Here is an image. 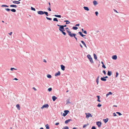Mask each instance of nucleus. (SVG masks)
Returning a JSON list of instances; mask_svg holds the SVG:
<instances>
[{"label":"nucleus","mask_w":129,"mask_h":129,"mask_svg":"<svg viewBox=\"0 0 129 129\" xmlns=\"http://www.w3.org/2000/svg\"><path fill=\"white\" fill-rule=\"evenodd\" d=\"M5 10L7 12H9L10 11L13 12H15L16 11V9H10L9 8H5Z\"/></svg>","instance_id":"nucleus-1"},{"label":"nucleus","mask_w":129,"mask_h":129,"mask_svg":"<svg viewBox=\"0 0 129 129\" xmlns=\"http://www.w3.org/2000/svg\"><path fill=\"white\" fill-rule=\"evenodd\" d=\"M91 129H96V128L95 126H93L91 127Z\"/></svg>","instance_id":"nucleus-55"},{"label":"nucleus","mask_w":129,"mask_h":129,"mask_svg":"<svg viewBox=\"0 0 129 129\" xmlns=\"http://www.w3.org/2000/svg\"><path fill=\"white\" fill-rule=\"evenodd\" d=\"M103 73L105 75H106V73L105 71V70H103Z\"/></svg>","instance_id":"nucleus-56"},{"label":"nucleus","mask_w":129,"mask_h":129,"mask_svg":"<svg viewBox=\"0 0 129 129\" xmlns=\"http://www.w3.org/2000/svg\"><path fill=\"white\" fill-rule=\"evenodd\" d=\"M53 21H56V22L58 21V20L56 18H53Z\"/></svg>","instance_id":"nucleus-37"},{"label":"nucleus","mask_w":129,"mask_h":129,"mask_svg":"<svg viewBox=\"0 0 129 129\" xmlns=\"http://www.w3.org/2000/svg\"><path fill=\"white\" fill-rule=\"evenodd\" d=\"M70 121H72V120L71 119H69L68 120H66L64 122L66 124H68Z\"/></svg>","instance_id":"nucleus-9"},{"label":"nucleus","mask_w":129,"mask_h":129,"mask_svg":"<svg viewBox=\"0 0 129 129\" xmlns=\"http://www.w3.org/2000/svg\"><path fill=\"white\" fill-rule=\"evenodd\" d=\"M101 81H105L107 80L105 78V77L104 76L101 77Z\"/></svg>","instance_id":"nucleus-14"},{"label":"nucleus","mask_w":129,"mask_h":129,"mask_svg":"<svg viewBox=\"0 0 129 129\" xmlns=\"http://www.w3.org/2000/svg\"><path fill=\"white\" fill-rule=\"evenodd\" d=\"M67 33H68V35L71 37H73L74 35H75V34L71 33V32L67 30Z\"/></svg>","instance_id":"nucleus-2"},{"label":"nucleus","mask_w":129,"mask_h":129,"mask_svg":"<svg viewBox=\"0 0 129 129\" xmlns=\"http://www.w3.org/2000/svg\"><path fill=\"white\" fill-rule=\"evenodd\" d=\"M86 115V118H88L90 117H92V115L90 113H85Z\"/></svg>","instance_id":"nucleus-3"},{"label":"nucleus","mask_w":129,"mask_h":129,"mask_svg":"<svg viewBox=\"0 0 129 129\" xmlns=\"http://www.w3.org/2000/svg\"><path fill=\"white\" fill-rule=\"evenodd\" d=\"M116 113L117 114H118V115L119 116H121V115H122V114H121V113H120L119 112H116Z\"/></svg>","instance_id":"nucleus-46"},{"label":"nucleus","mask_w":129,"mask_h":129,"mask_svg":"<svg viewBox=\"0 0 129 129\" xmlns=\"http://www.w3.org/2000/svg\"><path fill=\"white\" fill-rule=\"evenodd\" d=\"M14 4H19L20 3V2L19 1H14L12 2Z\"/></svg>","instance_id":"nucleus-11"},{"label":"nucleus","mask_w":129,"mask_h":129,"mask_svg":"<svg viewBox=\"0 0 129 129\" xmlns=\"http://www.w3.org/2000/svg\"><path fill=\"white\" fill-rule=\"evenodd\" d=\"M62 112H61V114L62 115V116H64V117H65L66 115V114H65V113L64 112V113H63L62 114Z\"/></svg>","instance_id":"nucleus-43"},{"label":"nucleus","mask_w":129,"mask_h":129,"mask_svg":"<svg viewBox=\"0 0 129 129\" xmlns=\"http://www.w3.org/2000/svg\"><path fill=\"white\" fill-rule=\"evenodd\" d=\"M1 7H9V6L6 5H3Z\"/></svg>","instance_id":"nucleus-32"},{"label":"nucleus","mask_w":129,"mask_h":129,"mask_svg":"<svg viewBox=\"0 0 129 129\" xmlns=\"http://www.w3.org/2000/svg\"><path fill=\"white\" fill-rule=\"evenodd\" d=\"M44 14H45L47 16H48V13L47 12L44 11Z\"/></svg>","instance_id":"nucleus-36"},{"label":"nucleus","mask_w":129,"mask_h":129,"mask_svg":"<svg viewBox=\"0 0 129 129\" xmlns=\"http://www.w3.org/2000/svg\"><path fill=\"white\" fill-rule=\"evenodd\" d=\"M59 122H56V123L55 124V125H58L59 124Z\"/></svg>","instance_id":"nucleus-59"},{"label":"nucleus","mask_w":129,"mask_h":129,"mask_svg":"<svg viewBox=\"0 0 129 129\" xmlns=\"http://www.w3.org/2000/svg\"><path fill=\"white\" fill-rule=\"evenodd\" d=\"M61 69L63 71L65 70V66L62 64H61L60 65Z\"/></svg>","instance_id":"nucleus-10"},{"label":"nucleus","mask_w":129,"mask_h":129,"mask_svg":"<svg viewBox=\"0 0 129 129\" xmlns=\"http://www.w3.org/2000/svg\"><path fill=\"white\" fill-rule=\"evenodd\" d=\"M78 34H79L81 36V37L83 36V35L82 34V33L81 31L79 32L78 33Z\"/></svg>","instance_id":"nucleus-35"},{"label":"nucleus","mask_w":129,"mask_h":129,"mask_svg":"<svg viewBox=\"0 0 129 129\" xmlns=\"http://www.w3.org/2000/svg\"><path fill=\"white\" fill-rule=\"evenodd\" d=\"M37 13L38 14L40 15H42L44 14V11H38Z\"/></svg>","instance_id":"nucleus-7"},{"label":"nucleus","mask_w":129,"mask_h":129,"mask_svg":"<svg viewBox=\"0 0 129 129\" xmlns=\"http://www.w3.org/2000/svg\"><path fill=\"white\" fill-rule=\"evenodd\" d=\"M87 56L89 59L91 57V55L89 54L87 55Z\"/></svg>","instance_id":"nucleus-40"},{"label":"nucleus","mask_w":129,"mask_h":129,"mask_svg":"<svg viewBox=\"0 0 129 129\" xmlns=\"http://www.w3.org/2000/svg\"><path fill=\"white\" fill-rule=\"evenodd\" d=\"M45 127H46V128L47 129H49L50 128L49 125L48 124H47L45 125Z\"/></svg>","instance_id":"nucleus-30"},{"label":"nucleus","mask_w":129,"mask_h":129,"mask_svg":"<svg viewBox=\"0 0 129 129\" xmlns=\"http://www.w3.org/2000/svg\"><path fill=\"white\" fill-rule=\"evenodd\" d=\"M81 31L82 32L84 33L87 34V33L86 30H84L83 28L81 29Z\"/></svg>","instance_id":"nucleus-20"},{"label":"nucleus","mask_w":129,"mask_h":129,"mask_svg":"<svg viewBox=\"0 0 129 129\" xmlns=\"http://www.w3.org/2000/svg\"><path fill=\"white\" fill-rule=\"evenodd\" d=\"M102 66L103 68L104 69H106V67L104 64H103V65H102Z\"/></svg>","instance_id":"nucleus-54"},{"label":"nucleus","mask_w":129,"mask_h":129,"mask_svg":"<svg viewBox=\"0 0 129 129\" xmlns=\"http://www.w3.org/2000/svg\"><path fill=\"white\" fill-rule=\"evenodd\" d=\"M83 8L86 11H88L89 10V9L87 7H84Z\"/></svg>","instance_id":"nucleus-24"},{"label":"nucleus","mask_w":129,"mask_h":129,"mask_svg":"<svg viewBox=\"0 0 129 129\" xmlns=\"http://www.w3.org/2000/svg\"><path fill=\"white\" fill-rule=\"evenodd\" d=\"M113 115L114 116H117L116 114L115 113H113Z\"/></svg>","instance_id":"nucleus-60"},{"label":"nucleus","mask_w":129,"mask_h":129,"mask_svg":"<svg viewBox=\"0 0 129 129\" xmlns=\"http://www.w3.org/2000/svg\"><path fill=\"white\" fill-rule=\"evenodd\" d=\"M76 34H75V35H74V36H73V37H74V38L77 41V38L76 37Z\"/></svg>","instance_id":"nucleus-51"},{"label":"nucleus","mask_w":129,"mask_h":129,"mask_svg":"<svg viewBox=\"0 0 129 129\" xmlns=\"http://www.w3.org/2000/svg\"><path fill=\"white\" fill-rule=\"evenodd\" d=\"M62 129H69V127L68 126H66L63 127Z\"/></svg>","instance_id":"nucleus-38"},{"label":"nucleus","mask_w":129,"mask_h":129,"mask_svg":"<svg viewBox=\"0 0 129 129\" xmlns=\"http://www.w3.org/2000/svg\"><path fill=\"white\" fill-rule=\"evenodd\" d=\"M81 43L83 44V45L86 48H87V47L86 45V44L83 41H81Z\"/></svg>","instance_id":"nucleus-23"},{"label":"nucleus","mask_w":129,"mask_h":129,"mask_svg":"<svg viewBox=\"0 0 129 129\" xmlns=\"http://www.w3.org/2000/svg\"><path fill=\"white\" fill-rule=\"evenodd\" d=\"M49 106L48 104H46L43 105L42 107L41 108V109H43L44 108H48Z\"/></svg>","instance_id":"nucleus-4"},{"label":"nucleus","mask_w":129,"mask_h":129,"mask_svg":"<svg viewBox=\"0 0 129 129\" xmlns=\"http://www.w3.org/2000/svg\"><path fill=\"white\" fill-rule=\"evenodd\" d=\"M72 29L75 30H76L78 28V27L76 26H73L72 28Z\"/></svg>","instance_id":"nucleus-31"},{"label":"nucleus","mask_w":129,"mask_h":129,"mask_svg":"<svg viewBox=\"0 0 129 129\" xmlns=\"http://www.w3.org/2000/svg\"><path fill=\"white\" fill-rule=\"evenodd\" d=\"M14 70H17V69H15V68H10V70L11 71H13Z\"/></svg>","instance_id":"nucleus-48"},{"label":"nucleus","mask_w":129,"mask_h":129,"mask_svg":"<svg viewBox=\"0 0 129 129\" xmlns=\"http://www.w3.org/2000/svg\"><path fill=\"white\" fill-rule=\"evenodd\" d=\"M31 10H32L34 11H36L35 9V8H33V7H31Z\"/></svg>","instance_id":"nucleus-44"},{"label":"nucleus","mask_w":129,"mask_h":129,"mask_svg":"<svg viewBox=\"0 0 129 129\" xmlns=\"http://www.w3.org/2000/svg\"><path fill=\"white\" fill-rule=\"evenodd\" d=\"M93 55L94 57V59L95 60H97V57L96 54L95 53H94L93 54Z\"/></svg>","instance_id":"nucleus-26"},{"label":"nucleus","mask_w":129,"mask_h":129,"mask_svg":"<svg viewBox=\"0 0 129 129\" xmlns=\"http://www.w3.org/2000/svg\"><path fill=\"white\" fill-rule=\"evenodd\" d=\"M60 27L59 28V30L61 31V32L62 31H64L65 30L64 29V28L63 26H62V25L60 26Z\"/></svg>","instance_id":"nucleus-6"},{"label":"nucleus","mask_w":129,"mask_h":129,"mask_svg":"<svg viewBox=\"0 0 129 129\" xmlns=\"http://www.w3.org/2000/svg\"><path fill=\"white\" fill-rule=\"evenodd\" d=\"M61 32L62 34H63V35H64V36H66V33L64 32V31H62Z\"/></svg>","instance_id":"nucleus-49"},{"label":"nucleus","mask_w":129,"mask_h":129,"mask_svg":"<svg viewBox=\"0 0 129 129\" xmlns=\"http://www.w3.org/2000/svg\"><path fill=\"white\" fill-rule=\"evenodd\" d=\"M102 105L100 104V103H99L97 105V106L99 107H100L102 106Z\"/></svg>","instance_id":"nucleus-47"},{"label":"nucleus","mask_w":129,"mask_h":129,"mask_svg":"<svg viewBox=\"0 0 129 129\" xmlns=\"http://www.w3.org/2000/svg\"><path fill=\"white\" fill-rule=\"evenodd\" d=\"M64 112L67 115L69 112V111L68 110H64Z\"/></svg>","instance_id":"nucleus-21"},{"label":"nucleus","mask_w":129,"mask_h":129,"mask_svg":"<svg viewBox=\"0 0 129 129\" xmlns=\"http://www.w3.org/2000/svg\"><path fill=\"white\" fill-rule=\"evenodd\" d=\"M10 7H11L16 8L17 6L15 5H10Z\"/></svg>","instance_id":"nucleus-22"},{"label":"nucleus","mask_w":129,"mask_h":129,"mask_svg":"<svg viewBox=\"0 0 129 129\" xmlns=\"http://www.w3.org/2000/svg\"><path fill=\"white\" fill-rule=\"evenodd\" d=\"M108 118H107L105 119H103V121L105 123H106L108 121Z\"/></svg>","instance_id":"nucleus-17"},{"label":"nucleus","mask_w":129,"mask_h":129,"mask_svg":"<svg viewBox=\"0 0 129 129\" xmlns=\"http://www.w3.org/2000/svg\"><path fill=\"white\" fill-rule=\"evenodd\" d=\"M96 82L97 83V84L98 85L99 83V79H96Z\"/></svg>","instance_id":"nucleus-50"},{"label":"nucleus","mask_w":129,"mask_h":129,"mask_svg":"<svg viewBox=\"0 0 129 129\" xmlns=\"http://www.w3.org/2000/svg\"><path fill=\"white\" fill-rule=\"evenodd\" d=\"M12 32H10V33H9V35H10H10H12Z\"/></svg>","instance_id":"nucleus-63"},{"label":"nucleus","mask_w":129,"mask_h":129,"mask_svg":"<svg viewBox=\"0 0 129 129\" xmlns=\"http://www.w3.org/2000/svg\"><path fill=\"white\" fill-rule=\"evenodd\" d=\"M98 11H96L95 12V14L96 16H98Z\"/></svg>","instance_id":"nucleus-57"},{"label":"nucleus","mask_w":129,"mask_h":129,"mask_svg":"<svg viewBox=\"0 0 129 129\" xmlns=\"http://www.w3.org/2000/svg\"><path fill=\"white\" fill-rule=\"evenodd\" d=\"M62 26H63V27H67V25H62Z\"/></svg>","instance_id":"nucleus-62"},{"label":"nucleus","mask_w":129,"mask_h":129,"mask_svg":"<svg viewBox=\"0 0 129 129\" xmlns=\"http://www.w3.org/2000/svg\"><path fill=\"white\" fill-rule=\"evenodd\" d=\"M52 99L53 101H54L57 99V98L55 96H53L52 97Z\"/></svg>","instance_id":"nucleus-13"},{"label":"nucleus","mask_w":129,"mask_h":129,"mask_svg":"<svg viewBox=\"0 0 129 129\" xmlns=\"http://www.w3.org/2000/svg\"><path fill=\"white\" fill-rule=\"evenodd\" d=\"M47 77L49 78H51L52 77V76L48 74L47 75Z\"/></svg>","instance_id":"nucleus-33"},{"label":"nucleus","mask_w":129,"mask_h":129,"mask_svg":"<svg viewBox=\"0 0 129 129\" xmlns=\"http://www.w3.org/2000/svg\"><path fill=\"white\" fill-rule=\"evenodd\" d=\"M64 22H66V24H69L70 23V22L68 20H66L64 21Z\"/></svg>","instance_id":"nucleus-27"},{"label":"nucleus","mask_w":129,"mask_h":129,"mask_svg":"<svg viewBox=\"0 0 129 129\" xmlns=\"http://www.w3.org/2000/svg\"><path fill=\"white\" fill-rule=\"evenodd\" d=\"M16 106L18 110H20V108L19 104H17L16 105Z\"/></svg>","instance_id":"nucleus-25"},{"label":"nucleus","mask_w":129,"mask_h":129,"mask_svg":"<svg viewBox=\"0 0 129 129\" xmlns=\"http://www.w3.org/2000/svg\"><path fill=\"white\" fill-rule=\"evenodd\" d=\"M70 100L69 99H68L66 101V104H71V102L70 101Z\"/></svg>","instance_id":"nucleus-19"},{"label":"nucleus","mask_w":129,"mask_h":129,"mask_svg":"<svg viewBox=\"0 0 129 129\" xmlns=\"http://www.w3.org/2000/svg\"><path fill=\"white\" fill-rule=\"evenodd\" d=\"M54 16L55 17H56L60 18L61 17V15H54Z\"/></svg>","instance_id":"nucleus-28"},{"label":"nucleus","mask_w":129,"mask_h":129,"mask_svg":"<svg viewBox=\"0 0 129 129\" xmlns=\"http://www.w3.org/2000/svg\"><path fill=\"white\" fill-rule=\"evenodd\" d=\"M119 74L117 72L116 73V75L115 76V77L117 78V77L118 75Z\"/></svg>","instance_id":"nucleus-41"},{"label":"nucleus","mask_w":129,"mask_h":129,"mask_svg":"<svg viewBox=\"0 0 129 129\" xmlns=\"http://www.w3.org/2000/svg\"><path fill=\"white\" fill-rule=\"evenodd\" d=\"M60 72L59 71H58L57 72L55 73L54 75L56 77H57L58 76H60Z\"/></svg>","instance_id":"nucleus-8"},{"label":"nucleus","mask_w":129,"mask_h":129,"mask_svg":"<svg viewBox=\"0 0 129 129\" xmlns=\"http://www.w3.org/2000/svg\"><path fill=\"white\" fill-rule=\"evenodd\" d=\"M96 97L98 98V99L97 101L99 102H101V101H100V95H97Z\"/></svg>","instance_id":"nucleus-18"},{"label":"nucleus","mask_w":129,"mask_h":129,"mask_svg":"<svg viewBox=\"0 0 129 129\" xmlns=\"http://www.w3.org/2000/svg\"><path fill=\"white\" fill-rule=\"evenodd\" d=\"M51 8L50 7H49L47 9L49 11H51Z\"/></svg>","instance_id":"nucleus-58"},{"label":"nucleus","mask_w":129,"mask_h":129,"mask_svg":"<svg viewBox=\"0 0 129 129\" xmlns=\"http://www.w3.org/2000/svg\"><path fill=\"white\" fill-rule=\"evenodd\" d=\"M113 59L114 60H116L117 59V57L116 55H114L112 56V57Z\"/></svg>","instance_id":"nucleus-12"},{"label":"nucleus","mask_w":129,"mask_h":129,"mask_svg":"<svg viewBox=\"0 0 129 129\" xmlns=\"http://www.w3.org/2000/svg\"><path fill=\"white\" fill-rule=\"evenodd\" d=\"M52 88L51 87H50L48 89V91L49 92H50L52 90Z\"/></svg>","instance_id":"nucleus-45"},{"label":"nucleus","mask_w":129,"mask_h":129,"mask_svg":"<svg viewBox=\"0 0 129 129\" xmlns=\"http://www.w3.org/2000/svg\"><path fill=\"white\" fill-rule=\"evenodd\" d=\"M76 34H75V35H74V36H73V37H74V38L77 41V38L76 37Z\"/></svg>","instance_id":"nucleus-53"},{"label":"nucleus","mask_w":129,"mask_h":129,"mask_svg":"<svg viewBox=\"0 0 129 129\" xmlns=\"http://www.w3.org/2000/svg\"><path fill=\"white\" fill-rule=\"evenodd\" d=\"M46 18L48 20L51 21L52 20V19L51 18L48 17H46Z\"/></svg>","instance_id":"nucleus-42"},{"label":"nucleus","mask_w":129,"mask_h":129,"mask_svg":"<svg viewBox=\"0 0 129 129\" xmlns=\"http://www.w3.org/2000/svg\"><path fill=\"white\" fill-rule=\"evenodd\" d=\"M93 5H97L98 4L97 2L95 1H94L93 2Z\"/></svg>","instance_id":"nucleus-29"},{"label":"nucleus","mask_w":129,"mask_h":129,"mask_svg":"<svg viewBox=\"0 0 129 129\" xmlns=\"http://www.w3.org/2000/svg\"><path fill=\"white\" fill-rule=\"evenodd\" d=\"M76 34H75V35H74V36H73V37H74V38L77 41V38L76 37Z\"/></svg>","instance_id":"nucleus-52"},{"label":"nucleus","mask_w":129,"mask_h":129,"mask_svg":"<svg viewBox=\"0 0 129 129\" xmlns=\"http://www.w3.org/2000/svg\"><path fill=\"white\" fill-rule=\"evenodd\" d=\"M79 25H80L78 23V24H76L75 25V26H79Z\"/></svg>","instance_id":"nucleus-61"},{"label":"nucleus","mask_w":129,"mask_h":129,"mask_svg":"<svg viewBox=\"0 0 129 129\" xmlns=\"http://www.w3.org/2000/svg\"><path fill=\"white\" fill-rule=\"evenodd\" d=\"M90 61V62L91 63H93V61L92 58V57L91 58H90L89 59Z\"/></svg>","instance_id":"nucleus-34"},{"label":"nucleus","mask_w":129,"mask_h":129,"mask_svg":"<svg viewBox=\"0 0 129 129\" xmlns=\"http://www.w3.org/2000/svg\"><path fill=\"white\" fill-rule=\"evenodd\" d=\"M88 125H89L88 123H87V124H84V125H83V128H85V127H86V126H88Z\"/></svg>","instance_id":"nucleus-39"},{"label":"nucleus","mask_w":129,"mask_h":129,"mask_svg":"<svg viewBox=\"0 0 129 129\" xmlns=\"http://www.w3.org/2000/svg\"><path fill=\"white\" fill-rule=\"evenodd\" d=\"M112 72L111 71H110L109 70L108 71L107 75L108 76H110L112 75Z\"/></svg>","instance_id":"nucleus-15"},{"label":"nucleus","mask_w":129,"mask_h":129,"mask_svg":"<svg viewBox=\"0 0 129 129\" xmlns=\"http://www.w3.org/2000/svg\"><path fill=\"white\" fill-rule=\"evenodd\" d=\"M96 124L99 127H101L102 123L100 121H97L96 122Z\"/></svg>","instance_id":"nucleus-5"},{"label":"nucleus","mask_w":129,"mask_h":129,"mask_svg":"<svg viewBox=\"0 0 129 129\" xmlns=\"http://www.w3.org/2000/svg\"><path fill=\"white\" fill-rule=\"evenodd\" d=\"M112 94L113 93L111 92H109L106 94V97H107L109 95H112Z\"/></svg>","instance_id":"nucleus-16"},{"label":"nucleus","mask_w":129,"mask_h":129,"mask_svg":"<svg viewBox=\"0 0 129 129\" xmlns=\"http://www.w3.org/2000/svg\"><path fill=\"white\" fill-rule=\"evenodd\" d=\"M72 129H78L76 127H73L72 128Z\"/></svg>","instance_id":"nucleus-64"}]
</instances>
